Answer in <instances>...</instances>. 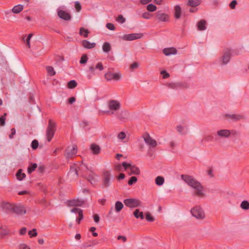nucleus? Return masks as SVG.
<instances>
[{
    "mask_svg": "<svg viewBox=\"0 0 249 249\" xmlns=\"http://www.w3.org/2000/svg\"><path fill=\"white\" fill-rule=\"evenodd\" d=\"M77 84L75 80H72L68 82V87L69 89H73L77 86Z\"/></svg>",
    "mask_w": 249,
    "mask_h": 249,
    "instance_id": "42",
    "label": "nucleus"
},
{
    "mask_svg": "<svg viewBox=\"0 0 249 249\" xmlns=\"http://www.w3.org/2000/svg\"><path fill=\"white\" fill-rule=\"evenodd\" d=\"M139 66V64L138 62H134L130 65V68L132 70L135 69H137Z\"/></svg>",
    "mask_w": 249,
    "mask_h": 249,
    "instance_id": "59",
    "label": "nucleus"
},
{
    "mask_svg": "<svg viewBox=\"0 0 249 249\" xmlns=\"http://www.w3.org/2000/svg\"><path fill=\"white\" fill-rule=\"evenodd\" d=\"M224 117L227 120H230L234 122L238 121L245 119V116L241 114H225Z\"/></svg>",
    "mask_w": 249,
    "mask_h": 249,
    "instance_id": "7",
    "label": "nucleus"
},
{
    "mask_svg": "<svg viewBox=\"0 0 249 249\" xmlns=\"http://www.w3.org/2000/svg\"><path fill=\"white\" fill-rule=\"evenodd\" d=\"M38 146V142L36 140H34L31 143V147L33 149H36Z\"/></svg>",
    "mask_w": 249,
    "mask_h": 249,
    "instance_id": "49",
    "label": "nucleus"
},
{
    "mask_svg": "<svg viewBox=\"0 0 249 249\" xmlns=\"http://www.w3.org/2000/svg\"><path fill=\"white\" fill-rule=\"evenodd\" d=\"M178 85L177 83H169L168 84V87L170 88L175 89L178 87Z\"/></svg>",
    "mask_w": 249,
    "mask_h": 249,
    "instance_id": "62",
    "label": "nucleus"
},
{
    "mask_svg": "<svg viewBox=\"0 0 249 249\" xmlns=\"http://www.w3.org/2000/svg\"><path fill=\"white\" fill-rule=\"evenodd\" d=\"M89 32L88 29H85L83 27L80 28L79 34L81 36H83L85 37H87Z\"/></svg>",
    "mask_w": 249,
    "mask_h": 249,
    "instance_id": "35",
    "label": "nucleus"
},
{
    "mask_svg": "<svg viewBox=\"0 0 249 249\" xmlns=\"http://www.w3.org/2000/svg\"><path fill=\"white\" fill-rule=\"evenodd\" d=\"M122 167L124 168L125 170H127L128 168L130 169L131 164L130 163H127L126 162L124 161L122 163Z\"/></svg>",
    "mask_w": 249,
    "mask_h": 249,
    "instance_id": "52",
    "label": "nucleus"
},
{
    "mask_svg": "<svg viewBox=\"0 0 249 249\" xmlns=\"http://www.w3.org/2000/svg\"><path fill=\"white\" fill-rule=\"evenodd\" d=\"M134 216L136 218H140L141 219H144L143 213L142 212H140L139 209H136L133 213Z\"/></svg>",
    "mask_w": 249,
    "mask_h": 249,
    "instance_id": "31",
    "label": "nucleus"
},
{
    "mask_svg": "<svg viewBox=\"0 0 249 249\" xmlns=\"http://www.w3.org/2000/svg\"><path fill=\"white\" fill-rule=\"evenodd\" d=\"M201 3L200 0H189L188 5L192 7H196Z\"/></svg>",
    "mask_w": 249,
    "mask_h": 249,
    "instance_id": "34",
    "label": "nucleus"
},
{
    "mask_svg": "<svg viewBox=\"0 0 249 249\" xmlns=\"http://www.w3.org/2000/svg\"><path fill=\"white\" fill-rule=\"evenodd\" d=\"M87 180L90 182L91 184H94L96 182V176L93 171L90 170L87 176L85 177Z\"/></svg>",
    "mask_w": 249,
    "mask_h": 249,
    "instance_id": "21",
    "label": "nucleus"
},
{
    "mask_svg": "<svg viewBox=\"0 0 249 249\" xmlns=\"http://www.w3.org/2000/svg\"><path fill=\"white\" fill-rule=\"evenodd\" d=\"M95 69H97L99 70L100 71H103L104 70V67L103 66V64L102 62H98L95 67Z\"/></svg>",
    "mask_w": 249,
    "mask_h": 249,
    "instance_id": "51",
    "label": "nucleus"
},
{
    "mask_svg": "<svg viewBox=\"0 0 249 249\" xmlns=\"http://www.w3.org/2000/svg\"><path fill=\"white\" fill-rule=\"evenodd\" d=\"M75 8L77 12H80L81 10V6L78 1L75 2Z\"/></svg>",
    "mask_w": 249,
    "mask_h": 249,
    "instance_id": "55",
    "label": "nucleus"
},
{
    "mask_svg": "<svg viewBox=\"0 0 249 249\" xmlns=\"http://www.w3.org/2000/svg\"><path fill=\"white\" fill-rule=\"evenodd\" d=\"M56 130V124L53 120L50 119L46 130V137L48 142H50Z\"/></svg>",
    "mask_w": 249,
    "mask_h": 249,
    "instance_id": "3",
    "label": "nucleus"
},
{
    "mask_svg": "<svg viewBox=\"0 0 249 249\" xmlns=\"http://www.w3.org/2000/svg\"><path fill=\"white\" fill-rule=\"evenodd\" d=\"M46 70L48 74L50 76H53L55 74V71L53 68L52 66L46 67Z\"/></svg>",
    "mask_w": 249,
    "mask_h": 249,
    "instance_id": "38",
    "label": "nucleus"
},
{
    "mask_svg": "<svg viewBox=\"0 0 249 249\" xmlns=\"http://www.w3.org/2000/svg\"><path fill=\"white\" fill-rule=\"evenodd\" d=\"M156 17L160 21L166 22L168 20L169 16L164 13H162L160 11H158L156 13Z\"/></svg>",
    "mask_w": 249,
    "mask_h": 249,
    "instance_id": "18",
    "label": "nucleus"
},
{
    "mask_svg": "<svg viewBox=\"0 0 249 249\" xmlns=\"http://www.w3.org/2000/svg\"><path fill=\"white\" fill-rule=\"evenodd\" d=\"M90 149L91 151V152L95 155L99 154L101 150L100 146L95 143L91 144Z\"/></svg>",
    "mask_w": 249,
    "mask_h": 249,
    "instance_id": "24",
    "label": "nucleus"
},
{
    "mask_svg": "<svg viewBox=\"0 0 249 249\" xmlns=\"http://www.w3.org/2000/svg\"><path fill=\"white\" fill-rule=\"evenodd\" d=\"M107 107L109 110L104 112L109 115H114L116 112H118L120 110L121 104L117 100H111L108 101L107 103Z\"/></svg>",
    "mask_w": 249,
    "mask_h": 249,
    "instance_id": "2",
    "label": "nucleus"
},
{
    "mask_svg": "<svg viewBox=\"0 0 249 249\" xmlns=\"http://www.w3.org/2000/svg\"><path fill=\"white\" fill-rule=\"evenodd\" d=\"M241 208L243 210L249 209V202L248 201L244 200L240 204Z\"/></svg>",
    "mask_w": 249,
    "mask_h": 249,
    "instance_id": "39",
    "label": "nucleus"
},
{
    "mask_svg": "<svg viewBox=\"0 0 249 249\" xmlns=\"http://www.w3.org/2000/svg\"><path fill=\"white\" fill-rule=\"evenodd\" d=\"M137 181V178L135 176L131 177L128 181L129 185H132Z\"/></svg>",
    "mask_w": 249,
    "mask_h": 249,
    "instance_id": "46",
    "label": "nucleus"
},
{
    "mask_svg": "<svg viewBox=\"0 0 249 249\" xmlns=\"http://www.w3.org/2000/svg\"><path fill=\"white\" fill-rule=\"evenodd\" d=\"M11 131V133L9 135V137L10 139H11L13 138L14 135H15L16 131L14 128H12Z\"/></svg>",
    "mask_w": 249,
    "mask_h": 249,
    "instance_id": "63",
    "label": "nucleus"
},
{
    "mask_svg": "<svg viewBox=\"0 0 249 249\" xmlns=\"http://www.w3.org/2000/svg\"><path fill=\"white\" fill-rule=\"evenodd\" d=\"M12 213L18 215H22L26 213V210L23 205L14 204Z\"/></svg>",
    "mask_w": 249,
    "mask_h": 249,
    "instance_id": "13",
    "label": "nucleus"
},
{
    "mask_svg": "<svg viewBox=\"0 0 249 249\" xmlns=\"http://www.w3.org/2000/svg\"><path fill=\"white\" fill-rule=\"evenodd\" d=\"M145 216H146V220H147L148 221H149V222H153V221H154V217H153L151 215V214H150V213H146Z\"/></svg>",
    "mask_w": 249,
    "mask_h": 249,
    "instance_id": "53",
    "label": "nucleus"
},
{
    "mask_svg": "<svg viewBox=\"0 0 249 249\" xmlns=\"http://www.w3.org/2000/svg\"><path fill=\"white\" fill-rule=\"evenodd\" d=\"M77 166L79 170V172L81 175L84 177L87 176L89 172L91 170L89 168L86 164L82 162L80 164H77Z\"/></svg>",
    "mask_w": 249,
    "mask_h": 249,
    "instance_id": "10",
    "label": "nucleus"
},
{
    "mask_svg": "<svg viewBox=\"0 0 249 249\" xmlns=\"http://www.w3.org/2000/svg\"><path fill=\"white\" fill-rule=\"evenodd\" d=\"M37 167V164L33 163L31 164L28 167V173L29 174H31L33 171H34Z\"/></svg>",
    "mask_w": 249,
    "mask_h": 249,
    "instance_id": "41",
    "label": "nucleus"
},
{
    "mask_svg": "<svg viewBox=\"0 0 249 249\" xmlns=\"http://www.w3.org/2000/svg\"><path fill=\"white\" fill-rule=\"evenodd\" d=\"M77 148L76 145H72L71 147H68L66 150V153L65 154L67 159L72 157L77 153Z\"/></svg>",
    "mask_w": 249,
    "mask_h": 249,
    "instance_id": "15",
    "label": "nucleus"
},
{
    "mask_svg": "<svg viewBox=\"0 0 249 249\" xmlns=\"http://www.w3.org/2000/svg\"><path fill=\"white\" fill-rule=\"evenodd\" d=\"M230 130L221 129L217 131V135L221 138H228L230 137Z\"/></svg>",
    "mask_w": 249,
    "mask_h": 249,
    "instance_id": "19",
    "label": "nucleus"
},
{
    "mask_svg": "<svg viewBox=\"0 0 249 249\" xmlns=\"http://www.w3.org/2000/svg\"><path fill=\"white\" fill-rule=\"evenodd\" d=\"M142 35L141 34H126L123 36L122 38L125 40L131 41L141 38Z\"/></svg>",
    "mask_w": 249,
    "mask_h": 249,
    "instance_id": "17",
    "label": "nucleus"
},
{
    "mask_svg": "<svg viewBox=\"0 0 249 249\" xmlns=\"http://www.w3.org/2000/svg\"><path fill=\"white\" fill-rule=\"evenodd\" d=\"M6 118L4 116L0 117V125L3 126L5 125V121Z\"/></svg>",
    "mask_w": 249,
    "mask_h": 249,
    "instance_id": "60",
    "label": "nucleus"
},
{
    "mask_svg": "<svg viewBox=\"0 0 249 249\" xmlns=\"http://www.w3.org/2000/svg\"><path fill=\"white\" fill-rule=\"evenodd\" d=\"M231 51L227 49L225 50L224 52V53L221 57V65H226L227 64L231 58Z\"/></svg>",
    "mask_w": 249,
    "mask_h": 249,
    "instance_id": "14",
    "label": "nucleus"
},
{
    "mask_svg": "<svg viewBox=\"0 0 249 249\" xmlns=\"http://www.w3.org/2000/svg\"><path fill=\"white\" fill-rule=\"evenodd\" d=\"M106 27L110 30L114 31L115 30V26L113 24L111 23H107L106 24Z\"/></svg>",
    "mask_w": 249,
    "mask_h": 249,
    "instance_id": "54",
    "label": "nucleus"
},
{
    "mask_svg": "<svg viewBox=\"0 0 249 249\" xmlns=\"http://www.w3.org/2000/svg\"><path fill=\"white\" fill-rule=\"evenodd\" d=\"M126 137V134L124 132H121L118 134L117 138L120 140H124Z\"/></svg>",
    "mask_w": 249,
    "mask_h": 249,
    "instance_id": "50",
    "label": "nucleus"
},
{
    "mask_svg": "<svg viewBox=\"0 0 249 249\" xmlns=\"http://www.w3.org/2000/svg\"><path fill=\"white\" fill-rule=\"evenodd\" d=\"M84 204V201L79 199H74L68 201V205L70 206H81Z\"/></svg>",
    "mask_w": 249,
    "mask_h": 249,
    "instance_id": "20",
    "label": "nucleus"
},
{
    "mask_svg": "<svg viewBox=\"0 0 249 249\" xmlns=\"http://www.w3.org/2000/svg\"><path fill=\"white\" fill-rule=\"evenodd\" d=\"M28 234L31 238L36 236L37 235L36 229H34L32 231H28Z\"/></svg>",
    "mask_w": 249,
    "mask_h": 249,
    "instance_id": "48",
    "label": "nucleus"
},
{
    "mask_svg": "<svg viewBox=\"0 0 249 249\" xmlns=\"http://www.w3.org/2000/svg\"><path fill=\"white\" fill-rule=\"evenodd\" d=\"M163 52L165 55L168 56L170 55L176 54L177 53V50L174 47L167 48L164 49Z\"/></svg>",
    "mask_w": 249,
    "mask_h": 249,
    "instance_id": "22",
    "label": "nucleus"
},
{
    "mask_svg": "<svg viewBox=\"0 0 249 249\" xmlns=\"http://www.w3.org/2000/svg\"><path fill=\"white\" fill-rule=\"evenodd\" d=\"M164 182V178L161 176H158L155 179V183L158 186L162 185Z\"/></svg>",
    "mask_w": 249,
    "mask_h": 249,
    "instance_id": "36",
    "label": "nucleus"
},
{
    "mask_svg": "<svg viewBox=\"0 0 249 249\" xmlns=\"http://www.w3.org/2000/svg\"><path fill=\"white\" fill-rule=\"evenodd\" d=\"M124 205L120 201H116L115 204V209L116 212H120L123 208Z\"/></svg>",
    "mask_w": 249,
    "mask_h": 249,
    "instance_id": "32",
    "label": "nucleus"
},
{
    "mask_svg": "<svg viewBox=\"0 0 249 249\" xmlns=\"http://www.w3.org/2000/svg\"><path fill=\"white\" fill-rule=\"evenodd\" d=\"M130 170L131 171V173H129L130 175L132 174L138 175H139L140 173V170L139 168L138 167L136 166L135 165H131L130 168Z\"/></svg>",
    "mask_w": 249,
    "mask_h": 249,
    "instance_id": "28",
    "label": "nucleus"
},
{
    "mask_svg": "<svg viewBox=\"0 0 249 249\" xmlns=\"http://www.w3.org/2000/svg\"><path fill=\"white\" fill-rule=\"evenodd\" d=\"M151 16V14L148 12H144L142 14V17L145 19L150 18Z\"/></svg>",
    "mask_w": 249,
    "mask_h": 249,
    "instance_id": "56",
    "label": "nucleus"
},
{
    "mask_svg": "<svg viewBox=\"0 0 249 249\" xmlns=\"http://www.w3.org/2000/svg\"><path fill=\"white\" fill-rule=\"evenodd\" d=\"M198 30L203 31L206 29V21L204 19H201L198 22L197 24Z\"/></svg>",
    "mask_w": 249,
    "mask_h": 249,
    "instance_id": "27",
    "label": "nucleus"
},
{
    "mask_svg": "<svg viewBox=\"0 0 249 249\" xmlns=\"http://www.w3.org/2000/svg\"><path fill=\"white\" fill-rule=\"evenodd\" d=\"M161 74L162 75V77L164 79L167 78L169 77V74L165 71H161Z\"/></svg>",
    "mask_w": 249,
    "mask_h": 249,
    "instance_id": "58",
    "label": "nucleus"
},
{
    "mask_svg": "<svg viewBox=\"0 0 249 249\" xmlns=\"http://www.w3.org/2000/svg\"><path fill=\"white\" fill-rule=\"evenodd\" d=\"M124 205L129 208H135L141 205V202L140 200L135 198L125 199L124 201Z\"/></svg>",
    "mask_w": 249,
    "mask_h": 249,
    "instance_id": "5",
    "label": "nucleus"
},
{
    "mask_svg": "<svg viewBox=\"0 0 249 249\" xmlns=\"http://www.w3.org/2000/svg\"><path fill=\"white\" fill-rule=\"evenodd\" d=\"M114 115L120 121L125 122L128 119L129 113L125 109H122L116 112Z\"/></svg>",
    "mask_w": 249,
    "mask_h": 249,
    "instance_id": "6",
    "label": "nucleus"
},
{
    "mask_svg": "<svg viewBox=\"0 0 249 249\" xmlns=\"http://www.w3.org/2000/svg\"><path fill=\"white\" fill-rule=\"evenodd\" d=\"M181 8L179 5H176L174 7V16L176 19L181 17Z\"/></svg>",
    "mask_w": 249,
    "mask_h": 249,
    "instance_id": "26",
    "label": "nucleus"
},
{
    "mask_svg": "<svg viewBox=\"0 0 249 249\" xmlns=\"http://www.w3.org/2000/svg\"><path fill=\"white\" fill-rule=\"evenodd\" d=\"M177 131L181 135H185L186 134V131L184 126L181 125H178L177 126Z\"/></svg>",
    "mask_w": 249,
    "mask_h": 249,
    "instance_id": "37",
    "label": "nucleus"
},
{
    "mask_svg": "<svg viewBox=\"0 0 249 249\" xmlns=\"http://www.w3.org/2000/svg\"><path fill=\"white\" fill-rule=\"evenodd\" d=\"M102 49L104 52L107 53L111 51V47L109 43L106 42L103 44Z\"/></svg>",
    "mask_w": 249,
    "mask_h": 249,
    "instance_id": "29",
    "label": "nucleus"
},
{
    "mask_svg": "<svg viewBox=\"0 0 249 249\" xmlns=\"http://www.w3.org/2000/svg\"><path fill=\"white\" fill-rule=\"evenodd\" d=\"M115 169L117 171H122L123 170V167L121 164H117L115 166Z\"/></svg>",
    "mask_w": 249,
    "mask_h": 249,
    "instance_id": "64",
    "label": "nucleus"
},
{
    "mask_svg": "<svg viewBox=\"0 0 249 249\" xmlns=\"http://www.w3.org/2000/svg\"><path fill=\"white\" fill-rule=\"evenodd\" d=\"M147 10L149 12H154L157 9V7L153 4H149L147 6Z\"/></svg>",
    "mask_w": 249,
    "mask_h": 249,
    "instance_id": "43",
    "label": "nucleus"
},
{
    "mask_svg": "<svg viewBox=\"0 0 249 249\" xmlns=\"http://www.w3.org/2000/svg\"><path fill=\"white\" fill-rule=\"evenodd\" d=\"M79 170L77 164L71 166L68 174V176L70 179H76L78 176Z\"/></svg>",
    "mask_w": 249,
    "mask_h": 249,
    "instance_id": "12",
    "label": "nucleus"
},
{
    "mask_svg": "<svg viewBox=\"0 0 249 249\" xmlns=\"http://www.w3.org/2000/svg\"><path fill=\"white\" fill-rule=\"evenodd\" d=\"M181 177L189 186L194 190L193 196L199 197L204 196V189L200 182L190 176L182 175Z\"/></svg>",
    "mask_w": 249,
    "mask_h": 249,
    "instance_id": "1",
    "label": "nucleus"
},
{
    "mask_svg": "<svg viewBox=\"0 0 249 249\" xmlns=\"http://www.w3.org/2000/svg\"><path fill=\"white\" fill-rule=\"evenodd\" d=\"M9 232V230L5 228L0 227V236H5L7 235Z\"/></svg>",
    "mask_w": 249,
    "mask_h": 249,
    "instance_id": "40",
    "label": "nucleus"
},
{
    "mask_svg": "<svg viewBox=\"0 0 249 249\" xmlns=\"http://www.w3.org/2000/svg\"><path fill=\"white\" fill-rule=\"evenodd\" d=\"M78 214V217L76 218V221L78 224H79L81 222V221L83 218V211L81 210L79 211V212L77 213Z\"/></svg>",
    "mask_w": 249,
    "mask_h": 249,
    "instance_id": "45",
    "label": "nucleus"
},
{
    "mask_svg": "<svg viewBox=\"0 0 249 249\" xmlns=\"http://www.w3.org/2000/svg\"><path fill=\"white\" fill-rule=\"evenodd\" d=\"M142 137L145 142L149 146V147H155L157 146V142L152 139L148 134H144Z\"/></svg>",
    "mask_w": 249,
    "mask_h": 249,
    "instance_id": "8",
    "label": "nucleus"
},
{
    "mask_svg": "<svg viewBox=\"0 0 249 249\" xmlns=\"http://www.w3.org/2000/svg\"><path fill=\"white\" fill-rule=\"evenodd\" d=\"M57 12L59 18L64 20H69L71 18V15L69 13L59 8L57 9Z\"/></svg>",
    "mask_w": 249,
    "mask_h": 249,
    "instance_id": "16",
    "label": "nucleus"
},
{
    "mask_svg": "<svg viewBox=\"0 0 249 249\" xmlns=\"http://www.w3.org/2000/svg\"><path fill=\"white\" fill-rule=\"evenodd\" d=\"M110 173L108 172H106L104 173V178L103 180V185L105 187H107L110 185Z\"/></svg>",
    "mask_w": 249,
    "mask_h": 249,
    "instance_id": "23",
    "label": "nucleus"
},
{
    "mask_svg": "<svg viewBox=\"0 0 249 249\" xmlns=\"http://www.w3.org/2000/svg\"><path fill=\"white\" fill-rule=\"evenodd\" d=\"M13 207V204H10L8 202H2L0 203V208L5 213H12Z\"/></svg>",
    "mask_w": 249,
    "mask_h": 249,
    "instance_id": "11",
    "label": "nucleus"
},
{
    "mask_svg": "<svg viewBox=\"0 0 249 249\" xmlns=\"http://www.w3.org/2000/svg\"><path fill=\"white\" fill-rule=\"evenodd\" d=\"M116 21L121 24H123L125 22V19L122 15H120L116 18Z\"/></svg>",
    "mask_w": 249,
    "mask_h": 249,
    "instance_id": "47",
    "label": "nucleus"
},
{
    "mask_svg": "<svg viewBox=\"0 0 249 249\" xmlns=\"http://www.w3.org/2000/svg\"><path fill=\"white\" fill-rule=\"evenodd\" d=\"M88 56L87 54H84L82 55L81 57V59L80 60V63L81 64H86L88 61Z\"/></svg>",
    "mask_w": 249,
    "mask_h": 249,
    "instance_id": "44",
    "label": "nucleus"
},
{
    "mask_svg": "<svg viewBox=\"0 0 249 249\" xmlns=\"http://www.w3.org/2000/svg\"><path fill=\"white\" fill-rule=\"evenodd\" d=\"M191 213L192 215L197 219H203L205 216L204 211L199 206L193 208L191 210Z\"/></svg>",
    "mask_w": 249,
    "mask_h": 249,
    "instance_id": "4",
    "label": "nucleus"
},
{
    "mask_svg": "<svg viewBox=\"0 0 249 249\" xmlns=\"http://www.w3.org/2000/svg\"><path fill=\"white\" fill-rule=\"evenodd\" d=\"M16 177L18 180H22L25 178L26 175L22 173V169H19L16 174Z\"/></svg>",
    "mask_w": 249,
    "mask_h": 249,
    "instance_id": "33",
    "label": "nucleus"
},
{
    "mask_svg": "<svg viewBox=\"0 0 249 249\" xmlns=\"http://www.w3.org/2000/svg\"><path fill=\"white\" fill-rule=\"evenodd\" d=\"M237 2L236 0H232L230 4V6L231 9H234L236 5L237 4Z\"/></svg>",
    "mask_w": 249,
    "mask_h": 249,
    "instance_id": "57",
    "label": "nucleus"
},
{
    "mask_svg": "<svg viewBox=\"0 0 249 249\" xmlns=\"http://www.w3.org/2000/svg\"><path fill=\"white\" fill-rule=\"evenodd\" d=\"M105 77L107 81L115 80L118 81L121 79V74L120 73H112L111 72H108L105 74Z\"/></svg>",
    "mask_w": 249,
    "mask_h": 249,
    "instance_id": "9",
    "label": "nucleus"
},
{
    "mask_svg": "<svg viewBox=\"0 0 249 249\" xmlns=\"http://www.w3.org/2000/svg\"><path fill=\"white\" fill-rule=\"evenodd\" d=\"M19 249H30V248L26 244H21L19 245Z\"/></svg>",
    "mask_w": 249,
    "mask_h": 249,
    "instance_id": "61",
    "label": "nucleus"
},
{
    "mask_svg": "<svg viewBox=\"0 0 249 249\" xmlns=\"http://www.w3.org/2000/svg\"><path fill=\"white\" fill-rule=\"evenodd\" d=\"M23 9V6L22 5L19 4L18 5L15 6L12 11V12L15 14H18L20 13Z\"/></svg>",
    "mask_w": 249,
    "mask_h": 249,
    "instance_id": "30",
    "label": "nucleus"
},
{
    "mask_svg": "<svg viewBox=\"0 0 249 249\" xmlns=\"http://www.w3.org/2000/svg\"><path fill=\"white\" fill-rule=\"evenodd\" d=\"M82 43V46L84 48L89 49L94 48L96 46V44L95 43H90L87 40H84Z\"/></svg>",
    "mask_w": 249,
    "mask_h": 249,
    "instance_id": "25",
    "label": "nucleus"
}]
</instances>
